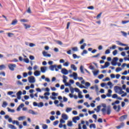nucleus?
<instances>
[{
    "instance_id": "e433bc0d",
    "label": "nucleus",
    "mask_w": 129,
    "mask_h": 129,
    "mask_svg": "<svg viewBox=\"0 0 129 129\" xmlns=\"http://www.w3.org/2000/svg\"><path fill=\"white\" fill-rule=\"evenodd\" d=\"M71 110H72V108L68 107V108H67L66 111V112H70V111H71Z\"/></svg>"
},
{
    "instance_id": "f257e3e1",
    "label": "nucleus",
    "mask_w": 129,
    "mask_h": 129,
    "mask_svg": "<svg viewBox=\"0 0 129 129\" xmlns=\"http://www.w3.org/2000/svg\"><path fill=\"white\" fill-rule=\"evenodd\" d=\"M102 106L104 107L102 109H101V111L103 115H105L106 113L107 114H108V115H109V114L111 113V106L110 105H108L107 106V109L106 104L103 103L102 104Z\"/></svg>"
},
{
    "instance_id": "bf43d9fd",
    "label": "nucleus",
    "mask_w": 129,
    "mask_h": 129,
    "mask_svg": "<svg viewBox=\"0 0 129 129\" xmlns=\"http://www.w3.org/2000/svg\"><path fill=\"white\" fill-rule=\"evenodd\" d=\"M24 99L25 100H28V99H29V98H30V96H28V95H25L24 96Z\"/></svg>"
},
{
    "instance_id": "774afa93",
    "label": "nucleus",
    "mask_w": 129,
    "mask_h": 129,
    "mask_svg": "<svg viewBox=\"0 0 129 129\" xmlns=\"http://www.w3.org/2000/svg\"><path fill=\"white\" fill-rule=\"evenodd\" d=\"M33 104V106H35V107L38 106V103H37L36 102H34Z\"/></svg>"
},
{
    "instance_id": "f03ea898",
    "label": "nucleus",
    "mask_w": 129,
    "mask_h": 129,
    "mask_svg": "<svg viewBox=\"0 0 129 129\" xmlns=\"http://www.w3.org/2000/svg\"><path fill=\"white\" fill-rule=\"evenodd\" d=\"M49 69L51 71H54V69L55 71L57 72L59 71V69H62V65L59 64L57 66V64H53L49 66Z\"/></svg>"
},
{
    "instance_id": "9b49d317",
    "label": "nucleus",
    "mask_w": 129,
    "mask_h": 129,
    "mask_svg": "<svg viewBox=\"0 0 129 129\" xmlns=\"http://www.w3.org/2000/svg\"><path fill=\"white\" fill-rule=\"evenodd\" d=\"M24 106H25V104H24V103H21L17 108V111H20L21 110V109L23 108Z\"/></svg>"
},
{
    "instance_id": "c03bdc74",
    "label": "nucleus",
    "mask_w": 129,
    "mask_h": 129,
    "mask_svg": "<svg viewBox=\"0 0 129 129\" xmlns=\"http://www.w3.org/2000/svg\"><path fill=\"white\" fill-rule=\"evenodd\" d=\"M70 90L72 94L74 93V91H75V89L70 86Z\"/></svg>"
},
{
    "instance_id": "c85d7f7f",
    "label": "nucleus",
    "mask_w": 129,
    "mask_h": 129,
    "mask_svg": "<svg viewBox=\"0 0 129 129\" xmlns=\"http://www.w3.org/2000/svg\"><path fill=\"white\" fill-rule=\"evenodd\" d=\"M92 127H93L94 128H96V125H95V124L93 123L90 125V128H92Z\"/></svg>"
},
{
    "instance_id": "6e6552de",
    "label": "nucleus",
    "mask_w": 129,
    "mask_h": 129,
    "mask_svg": "<svg viewBox=\"0 0 129 129\" xmlns=\"http://www.w3.org/2000/svg\"><path fill=\"white\" fill-rule=\"evenodd\" d=\"M61 72L62 74H63V75H68V73H69V72L68 71V70H67V69H62Z\"/></svg>"
},
{
    "instance_id": "de8ad7c7",
    "label": "nucleus",
    "mask_w": 129,
    "mask_h": 129,
    "mask_svg": "<svg viewBox=\"0 0 129 129\" xmlns=\"http://www.w3.org/2000/svg\"><path fill=\"white\" fill-rule=\"evenodd\" d=\"M103 77H104V75H103V74H101L98 76V78L99 79H102V78H103Z\"/></svg>"
},
{
    "instance_id": "9d476101",
    "label": "nucleus",
    "mask_w": 129,
    "mask_h": 129,
    "mask_svg": "<svg viewBox=\"0 0 129 129\" xmlns=\"http://www.w3.org/2000/svg\"><path fill=\"white\" fill-rule=\"evenodd\" d=\"M40 71L42 73H45L47 71V67H41L40 68Z\"/></svg>"
},
{
    "instance_id": "cd10ccee",
    "label": "nucleus",
    "mask_w": 129,
    "mask_h": 129,
    "mask_svg": "<svg viewBox=\"0 0 129 129\" xmlns=\"http://www.w3.org/2000/svg\"><path fill=\"white\" fill-rule=\"evenodd\" d=\"M7 105H8V103H7L6 101L3 102V104L2 105V107H6Z\"/></svg>"
},
{
    "instance_id": "c9c22d12",
    "label": "nucleus",
    "mask_w": 129,
    "mask_h": 129,
    "mask_svg": "<svg viewBox=\"0 0 129 129\" xmlns=\"http://www.w3.org/2000/svg\"><path fill=\"white\" fill-rule=\"evenodd\" d=\"M109 65H110V63L108 61L105 62V67H106V68H107V67H108V66H109Z\"/></svg>"
},
{
    "instance_id": "09e8293b",
    "label": "nucleus",
    "mask_w": 129,
    "mask_h": 129,
    "mask_svg": "<svg viewBox=\"0 0 129 129\" xmlns=\"http://www.w3.org/2000/svg\"><path fill=\"white\" fill-rule=\"evenodd\" d=\"M72 50L74 52H76V51H78V48L77 47H73Z\"/></svg>"
},
{
    "instance_id": "37998d69",
    "label": "nucleus",
    "mask_w": 129,
    "mask_h": 129,
    "mask_svg": "<svg viewBox=\"0 0 129 129\" xmlns=\"http://www.w3.org/2000/svg\"><path fill=\"white\" fill-rule=\"evenodd\" d=\"M95 89L96 92H99V89L98 88V86L97 85H95Z\"/></svg>"
},
{
    "instance_id": "c756f323",
    "label": "nucleus",
    "mask_w": 129,
    "mask_h": 129,
    "mask_svg": "<svg viewBox=\"0 0 129 129\" xmlns=\"http://www.w3.org/2000/svg\"><path fill=\"white\" fill-rule=\"evenodd\" d=\"M83 68H84L83 66H81L80 69L81 73H83V74H84V71L83 70Z\"/></svg>"
},
{
    "instance_id": "e2e57ef3",
    "label": "nucleus",
    "mask_w": 129,
    "mask_h": 129,
    "mask_svg": "<svg viewBox=\"0 0 129 129\" xmlns=\"http://www.w3.org/2000/svg\"><path fill=\"white\" fill-rule=\"evenodd\" d=\"M110 53V50H109V49L106 50V51L105 52V54H109Z\"/></svg>"
},
{
    "instance_id": "13d9d810",
    "label": "nucleus",
    "mask_w": 129,
    "mask_h": 129,
    "mask_svg": "<svg viewBox=\"0 0 129 129\" xmlns=\"http://www.w3.org/2000/svg\"><path fill=\"white\" fill-rule=\"evenodd\" d=\"M112 54L113 55V56H115V55H116V54H117V50H115L113 51Z\"/></svg>"
},
{
    "instance_id": "6e6d98bb",
    "label": "nucleus",
    "mask_w": 129,
    "mask_h": 129,
    "mask_svg": "<svg viewBox=\"0 0 129 129\" xmlns=\"http://www.w3.org/2000/svg\"><path fill=\"white\" fill-rule=\"evenodd\" d=\"M110 80V78H108V77H106V78H105L104 79H103L102 81H109Z\"/></svg>"
},
{
    "instance_id": "052dcab7",
    "label": "nucleus",
    "mask_w": 129,
    "mask_h": 129,
    "mask_svg": "<svg viewBox=\"0 0 129 129\" xmlns=\"http://www.w3.org/2000/svg\"><path fill=\"white\" fill-rule=\"evenodd\" d=\"M57 106H60V107H63L64 105L62 103V102L60 103L59 104H57Z\"/></svg>"
},
{
    "instance_id": "a878e982",
    "label": "nucleus",
    "mask_w": 129,
    "mask_h": 129,
    "mask_svg": "<svg viewBox=\"0 0 129 129\" xmlns=\"http://www.w3.org/2000/svg\"><path fill=\"white\" fill-rule=\"evenodd\" d=\"M17 23H18V20H17V19H15L12 21V22L11 23V25L15 26Z\"/></svg>"
},
{
    "instance_id": "a211bd4d",
    "label": "nucleus",
    "mask_w": 129,
    "mask_h": 129,
    "mask_svg": "<svg viewBox=\"0 0 129 129\" xmlns=\"http://www.w3.org/2000/svg\"><path fill=\"white\" fill-rule=\"evenodd\" d=\"M107 85L109 86L110 88L111 89L113 87V84H112V83L111 81H109L107 83Z\"/></svg>"
},
{
    "instance_id": "3c124183",
    "label": "nucleus",
    "mask_w": 129,
    "mask_h": 129,
    "mask_svg": "<svg viewBox=\"0 0 129 129\" xmlns=\"http://www.w3.org/2000/svg\"><path fill=\"white\" fill-rule=\"evenodd\" d=\"M118 96L117 94H113L112 96V98H114V99H117Z\"/></svg>"
},
{
    "instance_id": "412c9836",
    "label": "nucleus",
    "mask_w": 129,
    "mask_h": 129,
    "mask_svg": "<svg viewBox=\"0 0 129 129\" xmlns=\"http://www.w3.org/2000/svg\"><path fill=\"white\" fill-rule=\"evenodd\" d=\"M71 68L72 69H73L74 71H76V70H77V67H76V66H75V64H73L71 65Z\"/></svg>"
},
{
    "instance_id": "79ce46f5",
    "label": "nucleus",
    "mask_w": 129,
    "mask_h": 129,
    "mask_svg": "<svg viewBox=\"0 0 129 129\" xmlns=\"http://www.w3.org/2000/svg\"><path fill=\"white\" fill-rule=\"evenodd\" d=\"M16 84L17 85H24V84H23V83H22L20 81H17L16 82Z\"/></svg>"
},
{
    "instance_id": "2f4dec72",
    "label": "nucleus",
    "mask_w": 129,
    "mask_h": 129,
    "mask_svg": "<svg viewBox=\"0 0 129 129\" xmlns=\"http://www.w3.org/2000/svg\"><path fill=\"white\" fill-rule=\"evenodd\" d=\"M24 27H25L26 29H30V28H31V25H27V24H24Z\"/></svg>"
},
{
    "instance_id": "4d7b16f0",
    "label": "nucleus",
    "mask_w": 129,
    "mask_h": 129,
    "mask_svg": "<svg viewBox=\"0 0 129 129\" xmlns=\"http://www.w3.org/2000/svg\"><path fill=\"white\" fill-rule=\"evenodd\" d=\"M42 54H43L44 57H47V55L48 53H47V52H46L45 51H43L42 52Z\"/></svg>"
},
{
    "instance_id": "0e129e2a",
    "label": "nucleus",
    "mask_w": 129,
    "mask_h": 129,
    "mask_svg": "<svg viewBox=\"0 0 129 129\" xmlns=\"http://www.w3.org/2000/svg\"><path fill=\"white\" fill-rule=\"evenodd\" d=\"M87 9H88V10H94V7L89 6L87 7Z\"/></svg>"
},
{
    "instance_id": "7c9ffc66",
    "label": "nucleus",
    "mask_w": 129,
    "mask_h": 129,
    "mask_svg": "<svg viewBox=\"0 0 129 129\" xmlns=\"http://www.w3.org/2000/svg\"><path fill=\"white\" fill-rule=\"evenodd\" d=\"M78 97L79 98L82 99L83 98V95H82V92H80L78 93Z\"/></svg>"
},
{
    "instance_id": "dca6fc26",
    "label": "nucleus",
    "mask_w": 129,
    "mask_h": 129,
    "mask_svg": "<svg viewBox=\"0 0 129 129\" xmlns=\"http://www.w3.org/2000/svg\"><path fill=\"white\" fill-rule=\"evenodd\" d=\"M28 113H30V114H33V115L37 114V112H35V111L32 109L29 110Z\"/></svg>"
},
{
    "instance_id": "0eeeda50",
    "label": "nucleus",
    "mask_w": 129,
    "mask_h": 129,
    "mask_svg": "<svg viewBox=\"0 0 129 129\" xmlns=\"http://www.w3.org/2000/svg\"><path fill=\"white\" fill-rule=\"evenodd\" d=\"M127 118V114H125L121 116L119 118V119L120 121H123L124 119H126Z\"/></svg>"
},
{
    "instance_id": "58836bf2",
    "label": "nucleus",
    "mask_w": 129,
    "mask_h": 129,
    "mask_svg": "<svg viewBox=\"0 0 129 129\" xmlns=\"http://www.w3.org/2000/svg\"><path fill=\"white\" fill-rule=\"evenodd\" d=\"M24 118H26V116H22L18 117V120H23Z\"/></svg>"
},
{
    "instance_id": "f8f14e48",
    "label": "nucleus",
    "mask_w": 129,
    "mask_h": 129,
    "mask_svg": "<svg viewBox=\"0 0 129 129\" xmlns=\"http://www.w3.org/2000/svg\"><path fill=\"white\" fill-rule=\"evenodd\" d=\"M62 82H63V83H64V84L66 83H67V79H68V77H67V76L63 75L62 76Z\"/></svg>"
},
{
    "instance_id": "473e14b6",
    "label": "nucleus",
    "mask_w": 129,
    "mask_h": 129,
    "mask_svg": "<svg viewBox=\"0 0 129 129\" xmlns=\"http://www.w3.org/2000/svg\"><path fill=\"white\" fill-rule=\"evenodd\" d=\"M7 109H8L9 112H13V113H14L15 111V109H12L10 108L9 107H8Z\"/></svg>"
},
{
    "instance_id": "8fccbe9b",
    "label": "nucleus",
    "mask_w": 129,
    "mask_h": 129,
    "mask_svg": "<svg viewBox=\"0 0 129 129\" xmlns=\"http://www.w3.org/2000/svg\"><path fill=\"white\" fill-rule=\"evenodd\" d=\"M42 128L43 129H47L48 128V125L46 124H44L42 125Z\"/></svg>"
},
{
    "instance_id": "5701e85b",
    "label": "nucleus",
    "mask_w": 129,
    "mask_h": 129,
    "mask_svg": "<svg viewBox=\"0 0 129 129\" xmlns=\"http://www.w3.org/2000/svg\"><path fill=\"white\" fill-rule=\"evenodd\" d=\"M38 107H43L44 106V103L40 102L38 104Z\"/></svg>"
},
{
    "instance_id": "ea45409f",
    "label": "nucleus",
    "mask_w": 129,
    "mask_h": 129,
    "mask_svg": "<svg viewBox=\"0 0 129 129\" xmlns=\"http://www.w3.org/2000/svg\"><path fill=\"white\" fill-rule=\"evenodd\" d=\"M51 94H52V96L56 97V96H58L59 94L58 93L52 92Z\"/></svg>"
},
{
    "instance_id": "49530a36",
    "label": "nucleus",
    "mask_w": 129,
    "mask_h": 129,
    "mask_svg": "<svg viewBox=\"0 0 129 129\" xmlns=\"http://www.w3.org/2000/svg\"><path fill=\"white\" fill-rule=\"evenodd\" d=\"M84 54H87V51L86 50V49L84 50L81 53L82 56H83Z\"/></svg>"
},
{
    "instance_id": "f704fd0d",
    "label": "nucleus",
    "mask_w": 129,
    "mask_h": 129,
    "mask_svg": "<svg viewBox=\"0 0 129 129\" xmlns=\"http://www.w3.org/2000/svg\"><path fill=\"white\" fill-rule=\"evenodd\" d=\"M85 85L86 87H89V86H90V85H91V84H90V83L87 82L85 83Z\"/></svg>"
},
{
    "instance_id": "1a4fd4ad",
    "label": "nucleus",
    "mask_w": 129,
    "mask_h": 129,
    "mask_svg": "<svg viewBox=\"0 0 129 129\" xmlns=\"http://www.w3.org/2000/svg\"><path fill=\"white\" fill-rule=\"evenodd\" d=\"M80 119V117L79 116H75L73 118V121L75 123H77V120Z\"/></svg>"
},
{
    "instance_id": "4c0bfd02",
    "label": "nucleus",
    "mask_w": 129,
    "mask_h": 129,
    "mask_svg": "<svg viewBox=\"0 0 129 129\" xmlns=\"http://www.w3.org/2000/svg\"><path fill=\"white\" fill-rule=\"evenodd\" d=\"M23 94V92H22V91H19L16 93L17 96H21Z\"/></svg>"
},
{
    "instance_id": "a19ab883",
    "label": "nucleus",
    "mask_w": 129,
    "mask_h": 129,
    "mask_svg": "<svg viewBox=\"0 0 129 129\" xmlns=\"http://www.w3.org/2000/svg\"><path fill=\"white\" fill-rule=\"evenodd\" d=\"M121 70H122L121 68L118 67L116 69L115 71L116 72H119L120 71H121Z\"/></svg>"
},
{
    "instance_id": "338daca9",
    "label": "nucleus",
    "mask_w": 129,
    "mask_h": 129,
    "mask_svg": "<svg viewBox=\"0 0 129 129\" xmlns=\"http://www.w3.org/2000/svg\"><path fill=\"white\" fill-rule=\"evenodd\" d=\"M29 58L30 59V60H35V56L33 55H30L29 56Z\"/></svg>"
},
{
    "instance_id": "39448f33",
    "label": "nucleus",
    "mask_w": 129,
    "mask_h": 129,
    "mask_svg": "<svg viewBox=\"0 0 129 129\" xmlns=\"http://www.w3.org/2000/svg\"><path fill=\"white\" fill-rule=\"evenodd\" d=\"M28 79L29 83H35V82H36V79L35 78V77L33 76L29 77Z\"/></svg>"
},
{
    "instance_id": "864d4df0",
    "label": "nucleus",
    "mask_w": 129,
    "mask_h": 129,
    "mask_svg": "<svg viewBox=\"0 0 129 129\" xmlns=\"http://www.w3.org/2000/svg\"><path fill=\"white\" fill-rule=\"evenodd\" d=\"M63 66H65L66 67H68V66H69V62H66L64 63H63Z\"/></svg>"
},
{
    "instance_id": "680f3d73",
    "label": "nucleus",
    "mask_w": 129,
    "mask_h": 129,
    "mask_svg": "<svg viewBox=\"0 0 129 129\" xmlns=\"http://www.w3.org/2000/svg\"><path fill=\"white\" fill-rule=\"evenodd\" d=\"M50 120H55V116H54L53 115H52L50 117Z\"/></svg>"
},
{
    "instance_id": "bb28decb",
    "label": "nucleus",
    "mask_w": 129,
    "mask_h": 129,
    "mask_svg": "<svg viewBox=\"0 0 129 129\" xmlns=\"http://www.w3.org/2000/svg\"><path fill=\"white\" fill-rule=\"evenodd\" d=\"M85 47H86V43H84L83 45H82L80 47L81 50H84Z\"/></svg>"
},
{
    "instance_id": "393cba45",
    "label": "nucleus",
    "mask_w": 129,
    "mask_h": 129,
    "mask_svg": "<svg viewBox=\"0 0 129 129\" xmlns=\"http://www.w3.org/2000/svg\"><path fill=\"white\" fill-rule=\"evenodd\" d=\"M93 75L94 76H97V75H98V73H99V70H97V71H95L94 72H93Z\"/></svg>"
},
{
    "instance_id": "2eb2a0df",
    "label": "nucleus",
    "mask_w": 129,
    "mask_h": 129,
    "mask_svg": "<svg viewBox=\"0 0 129 129\" xmlns=\"http://www.w3.org/2000/svg\"><path fill=\"white\" fill-rule=\"evenodd\" d=\"M34 76H40L41 75V72L40 71H36L34 73Z\"/></svg>"
},
{
    "instance_id": "69168bd1",
    "label": "nucleus",
    "mask_w": 129,
    "mask_h": 129,
    "mask_svg": "<svg viewBox=\"0 0 129 129\" xmlns=\"http://www.w3.org/2000/svg\"><path fill=\"white\" fill-rule=\"evenodd\" d=\"M23 77H24V78H26V77H28V73H24L23 74Z\"/></svg>"
},
{
    "instance_id": "a18cd8bd",
    "label": "nucleus",
    "mask_w": 129,
    "mask_h": 129,
    "mask_svg": "<svg viewBox=\"0 0 129 129\" xmlns=\"http://www.w3.org/2000/svg\"><path fill=\"white\" fill-rule=\"evenodd\" d=\"M23 60L24 62H25V63H27V64L30 62V60H29V58H24Z\"/></svg>"
},
{
    "instance_id": "f3484780",
    "label": "nucleus",
    "mask_w": 129,
    "mask_h": 129,
    "mask_svg": "<svg viewBox=\"0 0 129 129\" xmlns=\"http://www.w3.org/2000/svg\"><path fill=\"white\" fill-rule=\"evenodd\" d=\"M73 74L74 76V79H75V80H76L78 78V75L77 74V73L74 72Z\"/></svg>"
},
{
    "instance_id": "b1692460",
    "label": "nucleus",
    "mask_w": 129,
    "mask_h": 129,
    "mask_svg": "<svg viewBox=\"0 0 129 129\" xmlns=\"http://www.w3.org/2000/svg\"><path fill=\"white\" fill-rule=\"evenodd\" d=\"M68 126H72L73 125V123H72V121H68L67 123Z\"/></svg>"
},
{
    "instance_id": "20e7f679",
    "label": "nucleus",
    "mask_w": 129,
    "mask_h": 129,
    "mask_svg": "<svg viewBox=\"0 0 129 129\" xmlns=\"http://www.w3.org/2000/svg\"><path fill=\"white\" fill-rule=\"evenodd\" d=\"M114 90H115L116 93H117V90H120V91L118 92L119 94H122L124 93V91H122V88L117 86H115L114 87Z\"/></svg>"
},
{
    "instance_id": "7ed1b4c3",
    "label": "nucleus",
    "mask_w": 129,
    "mask_h": 129,
    "mask_svg": "<svg viewBox=\"0 0 129 129\" xmlns=\"http://www.w3.org/2000/svg\"><path fill=\"white\" fill-rule=\"evenodd\" d=\"M117 61H118V57H113L111 62V65H112V66H116V65H118V67H120L121 63L120 62H117Z\"/></svg>"
},
{
    "instance_id": "603ef678",
    "label": "nucleus",
    "mask_w": 129,
    "mask_h": 129,
    "mask_svg": "<svg viewBox=\"0 0 129 129\" xmlns=\"http://www.w3.org/2000/svg\"><path fill=\"white\" fill-rule=\"evenodd\" d=\"M121 23L123 25H125V24H127V23H129V20L122 21Z\"/></svg>"
},
{
    "instance_id": "4be33fe9",
    "label": "nucleus",
    "mask_w": 129,
    "mask_h": 129,
    "mask_svg": "<svg viewBox=\"0 0 129 129\" xmlns=\"http://www.w3.org/2000/svg\"><path fill=\"white\" fill-rule=\"evenodd\" d=\"M60 102L63 103V102H67L68 101V98H66V97L64 96L63 97V101L60 100Z\"/></svg>"
},
{
    "instance_id": "aec40b11",
    "label": "nucleus",
    "mask_w": 129,
    "mask_h": 129,
    "mask_svg": "<svg viewBox=\"0 0 129 129\" xmlns=\"http://www.w3.org/2000/svg\"><path fill=\"white\" fill-rule=\"evenodd\" d=\"M8 126L9 127V128H11V129H17V127H15V125L12 124H9L8 125Z\"/></svg>"
},
{
    "instance_id": "6ab92c4d",
    "label": "nucleus",
    "mask_w": 129,
    "mask_h": 129,
    "mask_svg": "<svg viewBox=\"0 0 129 129\" xmlns=\"http://www.w3.org/2000/svg\"><path fill=\"white\" fill-rule=\"evenodd\" d=\"M101 107V105L97 106V109L96 108H94V110L97 111V112H98L99 111H100Z\"/></svg>"
},
{
    "instance_id": "72a5a7b5",
    "label": "nucleus",
    "mask_w": 129,
    "mask_h": 129,
    "mask_svg": "<svg viewBox=\"0 0 129 129\" xmlns=\"http://www.w3.org/2000/svg\"><path fill=\"white\" fill-rule=\"evenodd\" d=\"M75 91L77 93H80V92H82L81 91H80V90L78 88H75Z\"/></svg>"
},
{
    "instance_id": "4468645a",
    "label": "nucleus",
    "mask_w": 129,
    "mask_h": 129,
    "mask_svg": "<svg viewBox=\"0 0 129 129\" xmlns=\"http://www.w3.org/2000/svg\"><path fill=\"white\" fill-rule=\"evenodd\" d=\"M61 117L62 119H64V120H67V119H68V116L66 114H62Z\"/></svg>"
},
{
    "instance_id": "423d86ee",
    "label": "nucleus",
    "mask_w": 129,
    "mask_h": 129,
    "mask_svg": "<svg viewBox=\"0 0 129 129\" xmlns=\"http://www.w3.org/2000/svg\"><path fill=\"white\" fill-rule=\"evenodd\" d=\"M17 67V64H14V63H11L8 66V68H9L10 70L11 71H14L15 70V68Z\"/></svg>"
},
{
    "instance_id": "ddd939ff",
    "label": "nucleus",
    "mask_w": 129,
    "mask_h": 129,
    "mask_svg": "<svg viewBox=\"0 0 129 129\" xmlns=\"http://www.w3.org/2000/svg\"><path fill=\"white\" fill-rule=\"evenodd\" d=\"M116 42L117 43V45H119L120 46H127V44H124V43H122L121 42H120V41H116Z\"/></svg>"
},
{
    "instance_id": "5fc2aeb1",
    "label": "nucleus",
    "mask_w": 129,
    "mask_h": 129,
    "mask_svg": "<svg viewBox=\"0 0 129 129\" xmlns=\"http://www.w3.org/2000/svg\"><path fill=\"white\" fill-rule=\"evenodd\" d=\"M58 123H59V121L58 120H55L53 122V125L56 126V125H57V124H58Z\"/></svg>"
}]
</instances>
